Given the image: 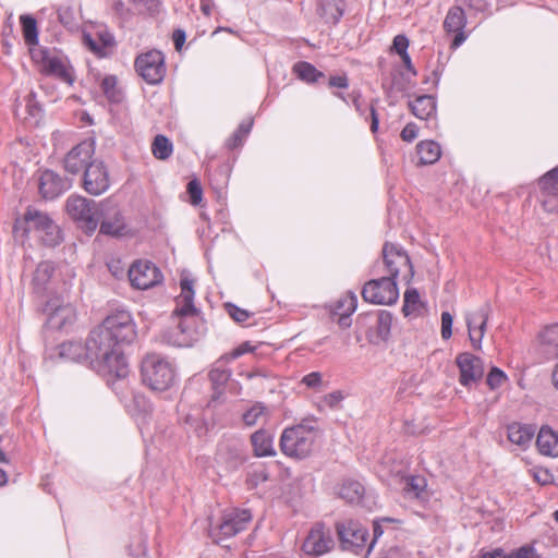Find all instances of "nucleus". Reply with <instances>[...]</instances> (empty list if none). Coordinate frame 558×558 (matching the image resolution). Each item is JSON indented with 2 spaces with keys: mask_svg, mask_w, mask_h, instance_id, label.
Listing matches in <instances>:
<instances>
[{
  "mask_svg": "<svg viewBox=\"0 0 558 558\" xmlns=\"http://www.w3.org/2000/svg\"><path fill=\"white\" fill-rule=\"evenodd\" d=\"M136 325L124 310L109 314L88 336V351L94 361L107 365L109 375L124 378L129 364L122 348L136 339Z\"/></svg>",
  "mask_w": 558,
  "mask_h": 558,
  "instance_id": "nucleus-1",
  "label": "nucleus"
},
{
  "mask_svg": "<svg viewBox=\"0 0 558 558\" xmlns=\"http://www.w3.org/2000/svg\"><path fill=\"white\" fill-rule=\"evenodd\" d=\"M181 293L177 298V306L173 315L178 317V323L161 331L160 342L173 347H192L203 333L197 310L194 306L193 280L186 277L181 279Z\"/></svg>",
  "mask_w": 558,
  "mask_h": 558,
  "instance_id": "nucleus-2",
  "label": "nucleus"
},
{
  "mask_svg": "<svg viewBox=\"0 0 558 558\" xmlns=\"http://www.w3.org/2000/svg\"><path fill=\"white\" fill-rule=\"evenodd\" d=\"M12 233L14 241L20 244H60L64 241L60 226L47 213L32 206L26 208L22 217L15 219Z\"/></svg>",
  "mask_w": 558,
  "mask_h": 558,
  "instance_id": "nucleus-3",
  "label": "nucleus"
},
{
  "mask_svg": "<svg viewBox=\"0 0 558 558\" xmlns=\"http://www.w3.org/2000/svg\"><path fill=\"white\" fill-rule=\"evenodd\" d=\"M318 437V428L314 417H306L299 424L286 427L280 436L281 452L293 459L307 458Z\"/></svg>",
  "mask_w": 558,
  "mask_h": 558,
  "instance_id": "nucleus-4",
  "label": "nucleus"
},
{
  "mask_svg": "<svg viewBox=\"0 0 558 558\" xmlns=\"http://www.w3.org/2000/svg\"><path fill=\"white\" fill-rule=\"evenodd\" d=\"M142 383L153 391L163 392L178 381L174 364L158 353L146 354L141 362Z\"/></svg>",
  "mask_w": 558,
  "mask_h": 558,
  "instance_id": "nucleus-5",
  "label": "nucleus"
},
{
  "mask_svg": "<svg viewBox=\"0 0 558 558\" xmlns=\"http://www.w3.org/2000/svg\"><path fill=\"white\" fill-rule=\"evenodd\" d=\"M66 214L87 232L98 226V207L95 201L81 195H71L65 202Z\"/></svg>",
  "mask_w": 558,
  "mask_h": 558,
  "instance_id": "nucleus-6",
  "label": "nucleus"
},
{
  "mask_svg": "<svg viewBox=\"0 0 558 558\" xmlns=\"http://www.w3.org/2000/svg\"><path fill=\"white\" fill-rule=\"evenodd\" d=\"M361 293L363 300L372 304L391 305L399 299L397 281L387 276L367 281Z\"/></svg>",
  "mask_w": 558,
  "mask_h": 558,
  "instance_id": "nucleus-7",
  "label": "nucleus"
},
{
  "mask_svg": "<svg viewBox=\"0 0 558 558\" xmlns=\"http://www.w3.org/2000/svg\"><path fill=\"white\" fill-rule=\"evenodd\" d=\"M337 533L344 550L367 557L368 531L357 521L345 520L337 523Z\"/></svg>",
  "mask_w": 558,
  "mask_h": 558,
  "instance_id": "nucleus-8",
  "label": "nucleus"
},
{
  "mask_svg": "<svg viewBox=\"0 0 558 558\" xmlns=\"http://www.w3.org/2000/svg\"><path fill=\"white\" fill-rule=\"evenodd\" d=\"M135 70L138 75L150 85L159 84L166 74L165 56L161 51L153 49L140 54L135 59Z\"/></svg>",
  "mask_w": 558,
  "mask_h": 558,
  "instance_id": "nucleus-9",
  "label": "nucleus"
},
{
  "mask_svg": "<svg viewBox=\"0 0 558 558\" xmlns=\"http://www.w3.org/2000/svg\"><path fill=\"white\" fill-rule=\"evenodd\" d=\"M32 58L36 63L40 64V70L45 74L56 76L68 84L73 83L74 77L72 70L62 58L51 53L45 48L34 49L32 51Z\"/></svg>",
  "mask_w": 558,
  "mask_h": 558,
  "instance_id": "nucleus-10",
  "label": "nucleus"
},
{
  "mask_svg": "<svg viewBox=\"0 0 558 558\" xmlns=\"http://www.w3.org/2000/svg\"><path fill=\"white\" fill-rule=\"evenodd\" d=\"M128 276L132 287L138 290H148L162 282L160 269L150 260H136L129 270Z\"/></svg>",
  "mask_w": 558,
  "mask_h": 558,
  "instance_id": "nucleus-11",
  "label": "nucleus"
},
{
  "mask_svg": "<svg viewBox=\"0 0 558 558\" xmlns=\"http://www.w3.org/2000/svg\"><path fill=\"white\" fill-rule=\"evenodd\" d=\"M95 142L92 138L82 141L75 145L64 157L63 166L65 171L72 174L86 171L89 165L94 163Z\"/></svg>",
  "mask_w": 558,
  "mask_h": 558,
  "instance_id": "nucleus-12",
  "label": "nucleus"
},
{
  "mask_svg": "<svg viewBox=\"0 0 558 558\" xmlns=\"http://www.w3.org/2000/svg\"><path fill=\"white\" fill-rule=\"evenodd\" d=\"M335 546L331 532L323 523H316L310 530L302 544V550L307 556L319 557L329 553Z\"/></svg>",
  "mask_w": 558,
  "mask_h": 558,
  "instance_id": "nucleus-13",
  "label": "nucleus"
},
{
  "mask_svg": "<svg viewBox=\"0 0 558 558\" xmlns=\"http://www.w3.org/2000/svg\"><path fill=\"white\" fill-rule=\"evenodd\" d=\"M384 264L388 272L387 277H392L396 281L399 274H404V279H412L413 266L411 259L402 247L383 246Z\"/></svg>",
  "mask_w": 558,
  "mask_h": 558,
  "instance_id": "nucleus-14",
  "label": "nucleus"
},
{
  "mask_svg": "<svg viewBox=\"0 0 558 558\" xmlns=\"http://www.w3.org/2000/svg\"><path fill=\"white\" fill-rule=\"evenodd\" d=\"M252 513L248 509H231L223 513L222 521L217 527L210 526V534L215 537V531L223 537H231L246 529L252 520Z\"/></svg>",
  "mask_w": 558,
  "mask_h": 558,
  "instance_id": "nucleus-15",
  "label": "nucleus"
},
{
  "mask_svg": "<svg viewBox=\"0 0 558 558\" xmlns=\"http://www.w3.org/2000/svg\"><path fill=\"white\" fill-rule=\"evenodd\" d=\"M58 353L60 359L64 361H88L90 367L95 369L97 373L109 375V371H107V365H102L98 363V361H94L93 356H90L88 351V340L86 341L85 345H83L78 341L63 342L58 347Z\"/></svg>",
  "mask_w": 558,
  "mask_h": 558,
  "instance_id": "nucleus-16",
  "label": "nucleus"
},
{
  "mask_svg": "<svg viewBox=\"0 0 558 558\" xmlns=\"http://www.w3.org/2000/svg\"><path fill=\"white\" fill-rule=\"evenodd\" d=\"M110 186L107 167L101 160L94 161L83 175V187L90 195H100Z\"/></svg>",
  "mask_w": 558,
  "mask_h": 558,
  "instance_id": "nucleus-17",
  "label": "nucleus"
},
{
  "mask_svg": "<svg viewBox=\"0 0 558 558\" xmlns=\"http://www.w3.org/2000/svg\"><path fill=\"white\" fill-rule=\"evenodd\" d=\"M460 372L459 383L464 387L477 383L484 375L483 361L472 353H460L456 359Z\"/></svg>",
  "mask_w": 558,
  "mask_h": 558,
  "instance_id": "nucleus-18",
  "label": "nucleus"
},
{
  "mask_svg": "<svg viewBox=\"0 0 558 558\" xmlns=\"http://www.w3.org/2000/svg\"><path fill=\"white\" fill-rule=\"evenodd\" d=\"M490 307L485 304L478 310L466 314L465 320L469 338L475 349H481L482 340L486 330Z\"/></svg>",
  "mask_w": 558,
  "mask_h": 558,
  "instance_id": "nucleus-19",
  "label": "nucleus"
},
{
  "mask_svg": "<svg viewBox=\"0 0 558 558\" xmlns=\"http://www.w3.org/2000/svg\"><path fill=\"white\" fill-rule=\"evenodd\" d=\"M71 181L52 170L41 173L39 180V193L45 199H54L70 190Z\"/></svg>",
  "mask_w": 558,
  "mask_h": 558,
  "instance_id": "nucleus-20",
  "label": "nucleus"
},
{
  "mask_svg": "<svg viewBox=\"0 0 558 558\" xmlns=\"http://www.w3.org/2000/svg\"><path fill=\"white\" fill-rule=\"evenodd\" d=\"M465 25L466 15L463 8L459 4L450 8L444 21V29L447 33L456 34L451 44L452 48H458L465 41L466 35L463 32Z\"/></svg>",
  "mask_w": 558,
  "mask_h": 558,
  "instance_id": "nucleus-21",
  "label": "nucleus"
},
{
  "mask_svg": "<svg viewBox=\"0 0 558 558\" xmlns=\"http://www.w3.org/2000/svg\"><path fill=\"white\" fill-rule=\"evenodd\" d=\"M228 363L229 362H227L222 355L213 364L208 373V377L214 391L208 405L217 401L225 393V387L232 375L231 369L228 367Z\"/></svg>",
  "mask_w": 558,
  "mask_h": 558,
  "instance_id": "nucleus-22",
  "label": "nucleus"
},
{
  "mask_svg": "<svg viewBox=\"0 0 558 558\" xmlns=\"http://www.w3.org/2000/svg\"><path fill=\"white\" fill-rule=\"evenodd\" d=\"M44 311L48 315L46 325L51 329H63L72 325L76 318L75 310L70 304L54 306L48 302Z\"/></svg>",
  "mask_w": 558,
  "mask_h": 558,
  "instance_id": "nucleus-23",
  "label": "nucleus"
},
{
  "mask_svg": "<svg viewBox=\"0 0 558 558\" xmlns=\"http://www.w3.org/2000/svg\"><path fill=\"white\" fill-rule=\"evenodd\" d=\"M539 353L546 360L558 357V323L544 327L538 333Z\"/></svg>",
  "mask_w": 558,
  "mask_h": 558,
  "instance_id": "nucleus-24",
  "label": "nucleus"
},
{
  "mask_svg": "<svg viewBox=\"0 0 558 558\" xmlns=\"http://www.w3.org/2000/svg\"><path fill=\"white\" fill-rule=\"evenodd\" d=\"M357 306V296L354 292L349 291L331 306V314L339 316L338 324L342 327L351 325L350 316Z\"/></svg>",
  "mask_w": 558,
  "mask_h": 558,
  "instance_id": "nucleus-25",
  "label": "nucleus"
},
{
  "mask_svg": "<svg viewBox=\"0 0 558 558\" xmlns=\"http://www.w3.org/2000/svg\"><path fill=\"white\" fill-rule=\"evenodd\" d=\"M131 232V228L119 211H116L112 216H108L102 219L99 226L100 234L109 235L114 239L126 238Z\"/></svg>",
  "mask_w": 558,
  "mask_h": 558,
  "instance_id": "nucleus-26",
  "label": "nucleus"
},
{
  "mask_svg": "<svg viewBox=\"0 0 558 558\" xmlns=\"http://www.w3.org/2000/svg\"><path fill=\"white\" fill-rule=\"evenodd\" d=\"M536 446L541 454L558 457V432L543 426L537 434Z\"/></svg>",
  "mask_w": 558,
  "mask_h": 558,
  "instance_id": "nucleus-27",
  "label": "nucleus"
},
{
  "mask_svg": "<svg viewBox=\"0 0 558 558\" xmlns=\"http://www.w3.org/2000/svg\"><path fill=\"white\" fill-rule=\"evenodd\" d=\"M251 442L256 457H272L276 454L274 435L265 429H258L252 434Z\"/></svg>",
  "mask_w": 558,
  "mask_h": 558,
  "instance_id": "nucleus-28",
  "label": "nucleus"
},
{
  "mask_svg": "<svg viewBox=\"0 0 558 558\" xmlns=\"http://www.w3.org/2000/svg\"><path fill=\"white\" fill-rule=\"evenodd\" d=\"M411 112L421 120H432L436 117V100L430 95H422L409 102Z\"/></svg>",
  "mask_w": 558,
  "mask_h": 558,
  "instance_id": "nucleus-29",
  "label": "nucleus"
},
{
  "mask_svg": "<svg viewBox=\"0 0 558 558\" xmlns=\"http://www.w3.org/2000/svg\"><path fill=\"white\" fill-rule=\"evenodd\" d=\"M535 435V427L533 425L512 423L508 426V439L521 447L526 448Z\"/></svg>",
  "mask_w": 558,
  "mask_h": 558,
  "instance_id": "nucleus-30",
  "label": "nucleus"
},
{
  "mask_svg": "<svg viewBox=\"0 0 558 558\" xmlns=\"http://www.w3.org/2000/svg\"><path fill=\"white\" fill-rule=\"evenodd\" d=\"M151 403L146 397L142 395L133 397V400L129 405V412L141 430H143V426L147 423V420L151 414Z\"/></svg>",
  "mask_w": 558,
  "mask_h": 558,
  "instance_id": "nucleus-31",
  "label": "nucleus"
},
{
  "mask_svg": "<svg viewBox=\"0 0 558 558\" xmlns=\"http://www.w3.org/2000/svg\"><path fill=\"white\" fill-rule=\"evenodd\" d=\"M416 154L421 165H433L439 160L441 148L435 141H422L416 145Z\"/></svg>",
  "mask_w": 558,
  "mask_h": 558,
  "instance_id": "nucleus-32",
  "label": "nucleus"
},
{
  "mask_svg": "<svg viewBox=\"0 0 558 558\" xmlns=\"http://www.w3.org/2000/svg\"><path fill=\"white\" fill-rule=\"evenodd\" d=\"M54 272V266L50 262L40 263L34 274L33 284L36 293L43 294L47 290V283Z\"/></svg>",
  "mask_w": 558,
  "mask_h": 558,
  "instance_id": "nucleus-33",
  "label": "nucleus"
},
{
  "mask_svg": "<svg viewBox=\"0 0 558 558\" xmlns=\"http://www.w3.org/2000/svg\"><path fill=\"white\" fill-rule=\"evenodd\" d=\"M97 36L99 43L96 41L89 34L84 35V41L93 52L97 53L98 56H102L105 53V49L111 47L114 44V37L107 29L99 31Z\"/></svg>",
  "mask_w": 558,
  "mask_h": 558,
  "instance_id": "nucleus-34",
  "label": "nucleus"
},
{
  "mask_svg": "<svg viewBox=\"0 0 558 558\" xmlns=\"http://www.w3.org/2000/svg\"><path fill=\"white\" fill-rule=\"evenodd\" d=\"M338 495L347 502L354 504L360 501L364 495L363 485L354 480H345L341 484Z\"/></svg>",
  "mask_w": 558,
  "mask_h": 558,
  "instance_id": "nucleus-35",
  "label": "nucleus"
},
{
  "mask_svg": "<svg viewBox=\"0 0 558 558\" xmlns=\"http://www.w3.org/2000/svg\"><path fill=\"white\" fill-rule=\"evenodd\" d=\"M344 12L341 0H323L320 4V15L328 22L338 23Z\"/></svg>",
  "mask_w": 558,
  "mask_h": 558,
  "instance_id": "nucleus-36",
  "label": "nucleus"
},
{
  "mask_svg": "<svg viewBox=\"0 0 558 558\" xmlns=\"http://www.w3.org/2000/svg\"><path fill=\"white\" fill-rule=\"evenodd\" d=\"M293 71L300 80L306 83H315L324 76L323 72L318 71L312 63L306 61L295 63Z\"/></svg>",
  "mask_w": 558,
  "mask_h": 558,
  "instance_id": "nucleus-37",
  "label": "nucleus"
},
{
  "mask_svg": "<svg viewBox=\"0 0 558 558\" xmlns=\"http://www.w3.org/2000/svg\"><path fill=\"white\" fill-rule=\"evenodd\" d=\"M252 126H253L252 119L241 122L240 125L238 126V129L234 131V133L228 138L227 147L229 149H235V148L242 146L245 138L250 134Z\"/></svg>",
  "mask_w": 558,
  "mask_h": 558,
  "instance_id": "nucleus-38",
  "label": "nucleus"
},
{
  "mask_svg": "<svg viewBox=\"0 0 558 558\" xmlns=\"http://www.w3.org/2000/svg\"><path fill=\"white\" fill-rule=\"evenodd\" d=\"M101 90L110 102L119 104L123 99L122 92L117 87V77L113 75L104 77Z\"/></svg>",
  "mask_w": 558,
  "mask_h": 558,
  "instance_id": "nucleus-39",
  "label": "nucleus"
},
{
  "mask_svg": "<svg viewBox=\"0 0 558 558\" xmlns=\"http://www.w3.org/2000/svg\"><path fill=\"white\" fill-rule=\"evenodd\" d=\"M173 151L172 143L165 135H157L151 145L153 155L160 160H165L171 156Z\"/></svg>",
  "mask_w": 558,
  "mask_h": 558,
  "instance_id": "nucleus-40",
  "label": "nucleus"
},
{
  "mask_svg": "<svg viewBox=\"0 0 558 558\" xmlns=\"http://www.w3.org/2000/svg\"><path fill=\"white\" fill-rule=\"evenodd\" d=\"M23 35L27 45H36L38 43L37 22L31 15H22L20 17Z\"/></svg>",
  "mask_w": 558,
  "mask_h": 558,
  "instance_id": "nucleus-41",
  "label": "nucleus"
},
{
  "mask_svg": "<svg viewBox=\"0 0 558 558\" xmlns=\"http://www.w3.org/2000/svg\"><path fill=\"white\" fill-rule=\"evenodd\" d=\"M426 488V481L421 476H409L405 478L403 490L410 498H421Z\"/></svg>",
  "mask_w": 558,
  "mask_h": 558,
  "instance_id": "nucleus-42",
  "label": "nucleus"
},
{
  "mask_svg": "<svg viewBox=\"0 0 558 558\" xmlns=\"http://www.w3.org/2000/svg\"><path fill=\"white\" fill-rule=\"evenodd\" d=\"M268 478L269 473L267 469L263 465H259L247 471L245 483L248 489H255L262 483L268 481Z\"/></svg>",
  "mask_w": 558,
  "mask_h": 558,
  "instance_id": "nucleus-43",
  "label": "nucleus"
},
{
  "mask_svg": "<svg viewBox=\"0 0 558 558\" xmlns=\"http://www.w3.org/2000/svg\"><path fill=\"white\" fill-rule=\"evenodd\" d=\"M420 294L416 289H408L404 293L402 312L404 316L416 314L420 311Z\"/></svg>",
  "mask_w": 558,
  "mask_h": 558,
  "instance_id": "nucleus-44",
  "label": "nucleus"
},
{
  "mask_svg": "<svg viewBox=\"0 0 558 558\" xmlns=\"http://www.w3.org/2000/svg\"><path fill=\"white\" fill-rule=\"evenodd\" d=\"M541 191L549 196L558 195V167L544 174L539 180Z\"/></svg>",
  "mask_w": 558,
  "mask_h": 558,
  "instance_id": "nucleus-45",
  "label": "nucleus"
},
{
  "mask_svg": "<svg viewBox=\"0 0 558 558\" xmlns=\"http://www.w3.org/2000/svg\"><path fill=\"white\" fill-rule=\"evenodd\" d=\"M264 412L265 407L257 402L243 413L242 420L245 425L253 426L257 423L258 418L264 414Z\"/></svg>",
  "mask_w": 558,
  "mask_h": 558,
  "instance_id": "nucleus-46",
  "label": "nucleus"
},
{
  "mask_svg": "<svg viewBox=\"0 0 558 558\" xmlns=\"http://www.w3.org/2000/svg\"><path fill=\"white\" fill-rule=\"evenodd\" d=\"M225 310H226L227 314L235 323H239V324H242V323L246 322L248 319V317L251 316L248 311H246L244 308H241V307L236 306L233 303H226L225 304Z\"/></svg>",
  "mask_w": 558,
  "mask_h": 558,
  "instance_id": "nucleus-47",
  "label": "nucleus"
},
{
  "mask_svg": "<svg viewBox=\"0 0 558 558\" xmlns=\"http://www.w3.org/2000/svg\"><path fill=\"white\" fill-rule=\"evenodd\" d=\"M395 521H396L395 519L389 518V517H384V518H380V519L374 521V523H373V537H372L371 541H368V547H367V550H366V555L371 554L375 543L383 535L384 530H383L381 524L386 523V522H395Z\"/></svg>",
  "mask_w": 558,
  "mask_h": 558,
  "instance_id": "nucleus-48",
  "label": "nucleus"
},
{
  "mask_svg": "<svg viewBox=\"0 0 558 558\" xmlns=\"http://www.w3.org/2000/svg\"><path fill=\"white\" fill-rule=\"evenodd\" d=\"M391 324L392 315L386 311H380L377 315V331L381 337L389 335Z\"/></svg>",
  "mask_w": 558,
  "mask_h": 558,
  "instance_id": "nucleus-49",
  "label": "nucleus"
},
{
  "mask_svg": "<svg viewBox=\"0 0 558 558\" xmlns=\"http://www.w3.org/2000/svg\"><path fill=\"white\" fill-rule=\"evenodd\" d=\"M506 374L498 367H493L487 374L486 383L490 389L495 390L506 381Z\"/></svg>",
  "mask_w": 558,
  "mask_h": 558,
  "instance_id": "nucleus-50",
  "label": "nucleus"
},
{
  "mask_svg": "<svg viewBox=\"0 0 558 558\" xmlns=\"http://www.w3.org/2000/svg\"><path fill=\"white\" fill-rule=\"evenodd\" d=\"M135 9L141 13L154 14L159 10L158 0H132Z\"/></svg>",
  "mask_w": 558,
  "mask_h": 558,
  "instance_id": "nucleus-51",
  "label": "nucleus"
},
{
  "mask_svg": "<svg viewBox=\"0 0 558 558\" xmlns=\"http://www.w3.org/2000/svg\"><path fill=\"white\" fill-rule=\"evenodd\" d=\"M461 4L465 5L469 10L480 13L489 11V0H458Z\"/></svg>",
  "mask_w": 558,
  "mask_h": 558,
  "instance_id": "nucleus-52",
  "label": "nucleus"
},
{
  "mask_svg": "<svg viewBox=\"0 0 558 558\" xmlns=\"http://www.w3.org/2000/svg\"><path fill=\"white\" fill-rule=\"evenodd\" d=\"M187 193L190 194L193 205H198L202 202L203 190L199 182L194 179L187 183Z\"/></svg>",
  "mask_w": 558,
  "mask_h": 558,
  "instance_id": "nucleus-53",
  "label": "nucleus"
},
{
  "mask_svg": "<svg viewBox=\"0 0 558 558\" xmlns=\"http://www.w3.org/2000/svg\"><path fill=\"white\" fill-rule=\"evenodd\" d=\"M453 316L449 312L441 313V337L447 340L452 336Z\"/></svg>",
  "mask_w": 558,
  "mask_h": 558,
  "instance_id": "nucleus-54",
  "label": "nucleus"
},
{
  "mask_svg": "<svg viewBox=\"0 0 558 558\" xmlns=\"http://www.w3.org/2000/svg\"><path fill=\"white\" fill-rule=\"evenodd\" d=\"M253 350L254 347L250 342H243L232 352L223 354V359H226L227 362H231L245 353L252 352Z\"/></svg>",
  "mask_w": 558,
  "mask_h": 558,
  "instance_id": "nucleus-55",
  "label": "nucleus"
},
{
  "mask_svg": "<svg viewBox=\"0 0 558 558\" xmlns=\"http://www.w3.org/2000/svg\"><path fill=\"white\" fill-rule=\"evenodd\" d=\"M504 558H538L536 550L533 546H522Z\"/></svg>",
  "mask_w": 558,
  "mask_h": 558,
  "instance_id": "nucleus-56",
  "label": "nucleus"
},
{
  "mask_svg": "<svg viewBox=\"0 0 558 558\" xmlns=\"http://www.w3.org/2000/svg\"><path fill=\"white\" fill-rule=\"evenodd\" d=\"M26 109L29 116L38 118L41 113V108L36 100V94L31 92L26 97Z\"/></svg>",
  "mask_w": 558,
  "mask_h": 558,
  "instance_id": "nucleus-57",
  "label": "nucleus"
},
{
  "mask_svg": "<svg viewBox=\"0 0 558 558\" xmlns=\"http://www.w3.org/2000/svg\"><path fill=\"white\" fill-rule=\"evenodd\" d=\"M557 196L558 195L549 196L547 193L542 191L541 203H542L544 210L549 211V213L558 211V197Z\"/></svg>",
  "mask_w": 558,
  "mask_h": 558,
  "instance_id": "nucleus-58",
  "label": "nucleus"
},
{
  "mask_svg": "<svg viewBox=\"0 0 558 558\" xmlns=\"http://www.w3.org/2000/svg\"><path fill=\"white\" fill-rule=\"evenodd\" d=\"M409 48V39L405 35H397L393 38L392 43V49L398 53L399 56L405 54L408 52Z\"/></svg>",
  "mask_w": 558,
  "mask_h": 558,
  "instance_id": "nucleus-59",
  "label": "nucleus"
},
{
  "mask_svg": "<svg viewBox=\"0 0 558 558\" xmlns=\"http://www.w3.org/2000/svg\"><path fill=\"white\" fill-rule=\"evenodd\" d=\"M417 134L418 126L415 123L410 122L403 128L400 136L404 142L411 143L417 137Z\"/></svg>",
  "mask_w": 558,
  "mask_h": 558,
  "instance_id": "nucleus-60",
  "label": "nucleus"
},
{
  "mask_svg": "<svg viewBox=\"0 0 558 558\" xmlns=\"http://www.w3.org/2000/svg\"><path fill=\"white\" fill-rule=\"evenodd\" d=\"M302 384L308 388H317L322 385V374L319 372H312L302 378Z\"/></svg>",
  "mask_w": 558,
  "mask_h": 558,
  "instance_id": "nucleus-61",
  "label": "nucleus"
},
{
  "mask_svg": "<svg viewBox=\"0 0 558 558\" xmlns=\"http://www.w3.org/2000/svg\"><path fill=\"white\" fill-rule=\"evenodd\" d=\"M343 400V395L341 391H333L328 393L325 397V402L330 408H336Z\"/></svg>",
  "mask_w": 558,
  "mask_h": 558,
  "instance_id": "nucleus-62",
  "label": "nucleus"
},
{
  "mask_svg": "<svg viewBox=\"0 0 558 558\" xmlns=\"http://www.w3.org/2000/svg\"><path fill=\"white\" fill-rule=\"evenodd\" d=\"M329 86L337 87V88H342V89L348 88L349 81H348L347 75L330 76V78H329Z\"/></svg>",
  "mask_w": 558,
  "mask_h": 558,
  "instance_id": "nucleus-63",
  "label": "nucleus"
},
{
  "mask_svg": "<svg viewBox=\"0 0 558 558\" xmlns=\"http://www.w3.org/2000/svg\"><path fill=\"white\" fill-rule=\"evenodd\" d=\"M380 558H410V556L399 547H391Z\"/></svg>",
  "mask_w": 558,
  "mask_h": 558,
  "instance_id": "nucleus-64",
  "label": "nucleus"
}]
</instances>
